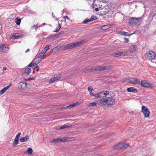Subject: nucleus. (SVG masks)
<instances>
[{
  "label": "nucleus",
  "instance_id": "nucleus-10",
  "mask_svg": "<svg viewBox=\"0 0 156 156\" xmlns=\"http://www.w3.org/2000/svg\"><path fill=\"white\" fill-rule=\"evenodd\" d=\"M31 72V69L29 68L23 69L21 71L22 73L23 74H24L26 75H29Z\"/></svg>",
  "mask_w": 156,
  "mask_h": 156
},
{
  "label": "nucleus",
  "instance_id": "nucleus-13",
  "mask_svg": "<svg viewBox=\"0 0 156 156\" xmlns=\"http://www.w3.org/2000/svg\"><path fill=\"white\" fill-rule=\"evenodd\" d=\"M107 104L108 105H112L115 104V101L114 99L111 97H107Z\"/></svg>",
  "mask_w": 156,
  "mask_h": 156
},
{
  "label": "nucleus",
  "instance_id": "nucleus-11",
  "mask_svg": "<svg viewBox=\"0 0 156 156\" xmlns=\"http://www.w3.org/2000/svg\"><path fill=\"white\" fill-rule=\"evenodd\" d=\"M60 76L59 75H56L54 76H52L49 80L50 83H52L54 82L55 80H58L60 79Z\"/></svg>",
  "mask_w": 156,
  "mask_h": 156
},
{
  "label": "nucleus",
  "instance_id": "nucleus-18",
  "mask_svg": "<svg viewBox=\"0 0 156 156\" xmlns=\"http://www.w3.org/2000/svg\"><path fill=\"white\" fill-rule=\"evenodd\" d=\"M11 84H10L9 85L3 88L2 89L0 90V95H2L11 86Z\"/></svg>",
  "mask_w": 156,
  "mask_h": 156
},
{
  "label": "nucleus",
  "instance_id": "nucleus-22",
  "mask_svg": "<svg viewBox=\"0 0 156 156\" xmlns=\"http://www.w3.org/2000/svg\"><path fill=\"white\" fill-rule=\"evenodd\" d=\"M79 104H80L78 102H76L75 103H73V104H71L69 105L66 106V108H71L74 106H77L78 105H79Z\"/></svg>",
  "mask_w": 156,
  "mask_h": 156
},
{
  "label": "nucleus",
  "instance_id": "nucleus-44",
  "mask_svg": "<svg viewBox=\"0 0 156 156\" xmlns=\"http://www.w3.org/2000/svg\"><path fill=\"white\" fill-rule=\"evenodd\" d=\"M33 79H34V78H31V77H30V78H28L27 79V80L30 81L31 80H33Z\"/></svg>",
  "mask_w": 156,
  "mask_h": 156
},
{
  "label": "nucleus",
  "instance_id": "nucleus-53",
  "mask_svg": "<svg viewBox=\"0 0 156 156\" xmlns=\"http://www.w3.org/2000/svg\"><path fill=\"white\" fill-rule=\"evenodd\" d=\"M95 2V1H93V5H94V3Z\"/></svg>",
  "mask_w": 156,
  "mask_h": 156
},
{
  "label": "nucleus",
  "instance_id": "nucleus-43",
  "mask_svg": "<svg viewBox=\"0 0 156 156\" xmlns=\"http://www.w3.org/2000/svg\"><path fill=\"white\" fill-rule=\"evenodd\" d=\"M22 83H23V84H24L25 86H27V84L26 83H23L20 82V84L21 85H22Z\"/></svg>",
  "mask_w": 156,
  "mask_h": 156
},
{
  "label": "nucleus",
  "instance_id": "nucleus-16",
  "mask_svg": "<svg viewBox=\"0 0 156 156\" xmlns=\"http://www.w3.org/2000/svg\"><path fill=\"white\" fill-rule=\"evenodd\" d=\"M126 54H126V51H123L116 53L114 56L115 57H119V56H126Z\"/></svg>",
  "mask_w": 156,
  "mask_h": 156
},
{
  "label": "nucleus",
  "instance_id": "nucleus-31",
  "mask_svg": "<svg viewBox=\"0 0 156 156\" xmlns=\"http://www.w3.org/2000/svg\"><path fill=\"white\" fill-rule=\"evenodd\" d=\"M27 152L29 154H31L33 153V150L31 148L29 147L28 148V150Z\"/></svg>",
  "mask_w": 156,
  "mask_h": 156
},
{
  "label": "nucleus",
  "instance_id": "nucleus-17",
  "mask_svg": "<svg viewBox=\"0 0 156 156\" xmlns=\"http://www.w3.org/2000/svg\"><path fill=\"white\" fill-rule=\"evenodd\" d=\"M136 31H135L132 34H129L128 32L125 31L121 32L119 34L121 35H124L125 36H130L132 34H136Z\"/></svg>",
  "mask_w": 156,
  "mask_h": 156
},
{
  "label": "nucleus",
  "instance_id": "nucleus-32",
  "mask_svg": "<svg viewBox=\"0 0 156 156\" xmlns=\"http://www.w3.org/2000/svg\"><path fill=\"white\" fill-rule=\"evenodd\" d=\"M61 24L60 23H58V26L56 28L55 30V31H54L56 32H58L59 31V29H60V28H61Z\"/></svg>",
  "mask_w": 156,
  "mask_h": 156
},
{
  "label": "nucleus",
  "instance_id": "nucleus-50",
  "mask_svg": "<svg viewBox=\"0 0 156 156\" xmlns=\"http://www.w3.org/2000/svg\"><path fill=\"white\" fill-rule=\"evenodd\" d=\"M98 10H99V9H98V8H96L95 9V11H98Z\"/></svg>",
  "mask_w": 156,
  "mask_h": 156
},
{
  "label": "nucleus",
  "instance_id": "nucleus-47",
  "mask_svg": "<svg viewBox=\"0 0 156 156\" xmlns=\"http://www.w3.org/2000/svg\"><path fill=\"white\" fill-rule=\"evenodd\" d=\"M32 28L34 29H36V26L35 25H34L32 27Z\"/></svg>",
  "mask_w": 156,
  "mask_h": 156
},
{
  "label": "nucleus",
  "instance_id": "nucleus-15",
  "mask_svg": "<svg viewBox=\"0 0 156 156\" xmlns=\"http://www.w3.org/2000/svg\"><path fill=\"white\" fill-rule=\"evenodd\" d=\"M135 47L134 46H131L129 50L126 51L127 55L132 54L135 51Z\"/></svg>",
  "mask_w": 156,
  "mask_h": 156
},
{
  "label": "nucleus",
  "instance_id": "nucleus-49",
  "mask_svg": "<svg viewBox=\"0 0 156 156\" xmlns=\"http://www.w3.org/2000/svg\"><path fill=\"white\" fill-rule=\"evenodd\" d=\"M3 69L4 70H6L7 69V68L6 67H4L3 68Z\"/></svg>",
  "mask_w": 156,
  "mask_h": 156
},
{
  "label": "nucleus",
  "instance_id": "nucleus-4",
  "mask_svg": "<svg viewBox=\"0 0 156 156\" xmlns=\"http://www.w3.org/2000/svg\"><path fill=\"white\" fill-rule=\"evenodd\" d=\"M141 86L143 87H152V83L145 80H143L140 82Z\"/></svg>",
  "mask_w": 156,
  "mask_h": 156
},
{
  "label": "nucleus",
  "instance_id": "nucleus-41",
  "mask_svg": "<svg viewBox=\"0 0 156 156\" xmlns=\"http://www.w3.org/2000/svg\"><path fill=\"white\" fill-rule=\"evenodd\" d=\"M34 69H35L36 71H38L39 70V69L38 67V65H37V67H36Z\"/></svg>",
  "mask_w": 156,
  "mask_h": 156
},
{
  "label": "nucleus",
  "instance_id": "nucleus-30",
  "mask_svg": "<svg viewBox=\"0 0 156 156\" xmlns=\"http://www.w3.org/2000/svg\"><path fill=\"white\" fill-rule=\"evenodd\" d=\"M110 25H105L101 27V29L102 30L107 29L110 27Z\"/></svg>",
  "mask_w": 156,
  "mask_h": 156
},
{
  "label": "nucleus",
  "instance_id": "nucleus-24",
  "mask_svg": "<svg viewBox=\"0 0 156 156\" xmlns=\"http://www.w3.org/2000/svg\"><path fill=\"white\" fill-rule=\"evenodd\" d=\"M29 138V136L27 135L24 137L21 138L20 139V141L21 142L27 141L28 140Z\"/></svg>",
  "mask_w": 156,
  "mask_h": 156
},
{
  "label": "nucleus",
  "instance_id": "nucleus-21",
  "mask_svg": "<svg viewBox=\"0 0 156 156\" xmlns=\"http://www.w3.org/2000/svg\"><path fill=\"white\" fill-rule=\"evenodd\" d=\"M45 53L43 51L39 54L38 57L40 58L41 61L44 59L43 57Z\"/></svg>",
  "mask_w": 156,
  "mask_h": 156
},
{
  "label": "nucleus",
  "instance_id": "nucleus-39",
  "mask_svg": "<svg viewBox=\"0 0 156 156\" xmlns=\"http://www.w3.org/2000/svg\"><path fill=\"white\" fill-rule=\"evenodd\" d=\"M64 33V31H60L58 34L55 36V37H58L60 35L63 34Z\"/></svg>",
  "mask_w": 156,
  "mask_h": 156
},
{
  "label": "nucleus",
  "instance_id": "nucleus-36",
  "mask_svg": "<svg viewBox=\"0 0 156 156\" xmlns=\"http://www.w3.org/2000/svg\"><path fill=\"white\" fill-rule=\"evenodd\" d=\"M103 92V95L105 96V97L106 96L108 95L109 94V92L108 91H102Z\"/></svg>",
  "mask_w": 156,
  "mask_h": 156
},
{
  "label": "nucleus",
  "instance_id": "nucleus-27",
  "mask_svg": "<svg viewBox=\"0 0 156 156\" xmlns=\"http://www.w3.org/2000/svg\"><path fill=\"white\" fill-rule=\"evenodd\" d=\"M15 22L17 25H19L21 22V19L18 17H17L15 19Z\"/></svg>",
  "mask_w": 156,
  "mask_h": 156
},
{
  "label": "nucleus",
  "instance_id": "nucleus-9",
  "mask_svg": "<svg viewBox=\"0 0 156 156\" xmlns=\"http://www.w3.org/2000/svg\"><path fill=\"white\" fill-rule=\"evenodd\" d=\"M156 10H152L150 13L149 15V19L151 20L155 19L156 18Z\"/></svg>",
  "mask_w": 156,
  "mask_h": 156
},
{
  "label": "nucleus",
  "instance_id": "nucleus-12",
  "mask_svg": "<svg viewBox=\"0 0 156 156\" xmlns=\"http://www.w3.org/2000/svg\"><path fill=\"white\" fill-rule=\"evenodd\" d=\"M21 134V133H18L17 135H16L15 138L14 140L13 143V146H16L17 144H18L19 143V139L20 136Z\"/></svg>",
  "mask_w": 156,
  "mask_h": 156
},
{
  "label": "nucleus",
  "instance_id": "nucleus-54",
  "mask_svg": "<svg viewBox=\"0 0 156 156\" xmlns=\"http://www.w3.org/2000/svg\"><path fill=\"white\" fill-rule=\"evenodd\" d=\"M55 49V48H54L53 50L54 51Z\"/></svg>",
  "mask_w": 156,
  "mask_h": 156
},
{
  "label": "nucleus",
  "instance_id": "nucleus-45",
  "mask_svg": "<svg viewBox=\"0 0 156 156\" xmlns=\"http://www.w3.org/2000/svg\"><path fill=\"white\" fill-rule=\"evenodd\" d=\"M63 18L64 19L66 18L68 20H70L69 18L67 16H64V17H63Z\"/></svg>",
  "mask_w": 156,
  "mask_h": 156
},
{
  "label": "nucleus",
  "instance_id": "nucleus-19",
  "mask_svg": "<svg viewBox=\"0 0 156 156\" xmlns=\"http://www.w3.org/2000/svg\"><path fill=\"white\" fill-rule=\"evenodd\" d=\"M100 103L101 104L105 105L107 104V99L106 98L101 99L100 100Z\"/></svg>",
  "mask_w": 156,
  "mask_h": 156
},
{
  "label": "nucleus",
  "instance_id": "nucleus-2",
  "mask_svg": "<svg viewBox=\"0 0 156 156\" xmlns=\"http://www.w3.org/2000/svg\"><path fill=\"white\" fill-rule=\"evenodd\" d=\"M84 41H82L76 42H74L68 44L64 46V48L68 49H71L75 47H78L83 44Z\"/></svg>",
  "mask_w": 156,
  "mask_h": 156
},
{
  "label": "nucleus",
  "instance_id": "nucleus-29",
  "mask_svg": "<svg viewBox=\"0 0 156 156\" xmlns=\"http://www.w3.org/2000/svg\"><path fill=\"white\" fill-rule=\"evenodd\" d=\"M69 127L67 125H64L62 126H59L57 129H63L65 128H68Z\"/></svg>",
  "mask_w": 156,
  "mask_h": 156
},
{
  "label": "nucleus",
  "instance_id": "nucleus-52",
  "mask_svg": "<svg viewBox=\"0 0 156 156\" xmlns=\"http://www.w3.org/2000/svg\"><path fill=\"white\" fill-rule=\"evenodd\" d=\"M42 24L43 25H45L46 24L45 23H43Z\"/></svg>",
  "mask_w": 156,
  "mask_h": 156
},
{
  "label": "nucleus",
  "instance_id": "nucleus-42",
  "mask_svg": "<svg viewBox=\"0 0 156 156\" xmlns=\"http://www.w3.org/2000/svg\"><path fill=\"white\" fill-rule=\"evenodd\" d=\"M94 97L96 98H99L98 94H94Z\"/></svg>",
  "mask_w": 156,
  "mask_h": 156
},
{
  "label": "nucleus",
  "instance_id": "nucleus-37",
  "mask_svg": "<svg viewBox=\"0 0 156 156\" xmlns=\"http://www.w3.org/2000/svg\"><path fill=\"white\" fill-rule=\"evenodd\" d=\"M87 90L90 92H92L94 90L90 86L88 87Z\"/></svg>",
  "mask_w": 156,
  "mask_h": 156
},
{
  "label": "nucleus",
  "instance_id": "nucleus-8",
  "mask_svg": "<svg viewBox=\"0 0 156 156\" xmlns=\"http://www.w3.org/2000/svg\"><path fill=\"white\" fill-rule=\"evenodd\" d=\"M112 67L111 66H108L104 67L101 66H98L95 69V70L98 71L106 70L108 69H111Z\"/></svg>",
  "mask_w": 156,
  "mask_h": 156
},
{
  "label": "nucleus",
  "instance_id": "nucleus-28",
  "mask_svg": "<svg viewBox=\"0 0 156 156\" xmlns=\"http://www.w3.org/2000/svg\"><path fill=\"white\" fill-rule=\"evenodd\" d=\"M51 45H46L44 48V50L43 51L45 53L50 48V47Z\"/></svg>",
  "mask_w": 156,
  "mask_h": 156
},
{
  "label": "nucleus",
  "instance_id": "nucleus-33",
  "mask_svg": "<svg viewBox=\"0 0 156 156\" xmlns=\"http://www.w3.org/2000/svg\"><path fill=\"white\" fill-rule=\"evenodd\" d=\"M103 92H102V91L98 94L99 98H102L105 97V96H104L103 94Z\"/></svg>",
  "mask_w": 156,
  "mask_h": 156
},
{
  "label": "nucleus",
  "instance_id": "nucleus-25",
  "mask_svg": "<svg viewBox=\"0 0 156 156\" xmlns=\"http://www.w3.org/2000/svg\"><path fill=\"white\" fill-rule=\"evenodd\" d=\"M37 65L35 63L32 62H31L28 66V67H32L33 69H34L37 66Z\"/></svg>",
  "mask_w": 156,
  "mask_h": 156
},
{
  "label": "nucleus",
  "instance_id": "nucleus-1",
  "mask_svg": "<svg viewBox=\"0 0 156 156\" xmlns=\"http://www.w3.org/2000/svg\"><path fill=\"white\" fill-rule=\"evenodd\" d=\"M129 23L131 26H136L140 24L142 20V17L136 18L130 17L129 18Z\"/></svg>",
  "mask_w": 156,
  "mask_h": 156
},
{
  "label": "nucleus",
  "instance_id": "nucleus-46",
  "mask_svg": "<svg viewBox=\"0 0 156 156\" xmlns=\"http://www.w3.org/2000/svg\"><path fill=\"white\" fill-rule=\"evenodd\" d=\"M90 95L91 96H94V94L93 93H92V92H90Z\"/></svg>",
  "mask_w": 156,
  "mask_h": 156
},
{
  "label": "nucleus",
  "instance_id": "nucleus-40",
  "mask_svg": "<svg viewBox=\"0 0 156 156\" xmlns=\"http://www.w3.org/2000/svg\"><path fill=\"white\" fill-rule=\"evenodd\" d=\"M124 42L126 43H128L129 41V39L127 38L126 37L124 38Z\"/></svg>",
  "mask_w": 156,
  "mask_h": 156
},
{
  "label": "nucleus",
  "instance_id": "nucleus-20",
  "mask_svg": "<svg viewBox=\"0 0 156 156\" xmlns=\"http://www.w3.org/2000/svg\"><path fill=\"white\" fill-rule=\"evenodd\" d=\"M127 90L128 92H136L137 91L136 89L133 87H129L127 88Z\"/></svg>",
  "mask_w": 156,
  "mask_h": 156
},
{
  "label": "nucleus",
  "instance_id": "nucleus-14",
  "mask_svg": "<svg viewBox=\"0 0 156 156\" xmlns=\"http://www.w3.org/2000/svg\"><path fill=\"white\" fill-rule=\"evenodd\" d=\"M9 50V48L5 44L0 45V51L5 52Z\"/></svg>",
  "mask_w": 156,
  "mask_h": 156
},
{
  "label": "nucleus",
  "instance_id": "nucleus-23",
  "mask_svg": "<svg viewBox=\"0 0 156 156\" xmlns=\"http://www.w3.org/2000/svg\"><path fill=\"white\" fill-rule=\"evenodd\" d=\"M121 144L119 143L117 145L118 147H116V148H125L127 147L129 145L127 144H124L122 146H120V144Z\"/></svg>",
  "mask_w": 156,
  "mask_h": 156
},
{
  "label": "nucleus",
  "instance_id": "nucleus-48",
  "mask_svg": "<svg viewBox=\"0 0 156 156\" xmlns=\"http://www.w3.org/2000/svg\"><path fill=\"white\" fill-rule=\"evenodd\" d=\"M30 51V49H27L25 51V53H27L29 52Z\"/></svg>",
  "mask_w": 156,
  "mask_h": 156
},
{
  "label": "nucleus",
  "instance_id": "nucleus-34",
  "mask_svg": "<svg viewBox=\"0 0 156 156\" xmlns=\"http://www.w3.org/2000/svg\"><path fill=\"white\" fill-rule=\"evenodd\" d=\"M97 19L98 18L97 17V16L94 15L92 16L91 18H90L91 22L94 20H97Z\"/></svg>",
  "mask_w": 156,
  "mask_h": 156
},
{
  "label": "nucleus",
  "instance_id": "nucleus-35",
  "mask_svg": "<svg viewBox=\"0 0 156 156\" xmlns=\"http://www.w3.org/2000/svg\"><path fill=\"white\" fill-rule=\"evenodd\" d=\"M91 20L90 19H88V18H86L83 22V23L84 24H86L88 22H90Z\"/></svg>",
  "mask_w": 156,
  "mask_h": 156
},
{
  "label": "nucleus",
  "instance_id": "nucleus-7",
  "mask_svg": "<svg viewBox=\"0 0 156 156\" xmlns=\"http://www.w3.org/2000/svg\"><path fill=\"white\" fill-rule=\"evenodd\" d=\"M129 82L131 84H139L140 82L139 79L134 77L130 78Z\"/></svg>",
  "mask_w": 156,
  "mask_h": 156
},
{
  "label": "nucleus",
  "instance_id": "nucleus-51",
  "mask_svg": "<svg viewBox=\"0 0 156 156\" xmlns=\"http://www.w3.org/2000/svg\"><path fill=\"white\" fill-rule=\"evenodd\" d=\"M52 16H53V17L54 18H55V16H54V14L53 12H52Z\"/></svg>",
  "mask_w": 156,
  "mask_h": 156
},
{
  "label": "nucleus",
  "instance_id": "nucleus-26",
  "mask_svg": "<svg viewBox=\"0 0 156 156\" xmlns=\"http://www.w3.org/2000/svg\"><path fill=\"white\" fill-rule=\"evenodd\" d=\"M12 38L14 39H18L21 36L20 35H19V34L17 33L16 34H13L12 35Z\"/></svg>",
  "mask_w": 156,
  "mask_h": 156
},
{
  "label": "nucleus",
  "instance_id": "nucleus-38",
  "mask_svg": "<svg viewBox=\"0 0 156 156\" xmlns=\"http://www.w3.org/2000/svg\"><path fill=\"white\" fill-rule=\"evenodd\" d=\"M96 105V103L94 102H93L92 103H90L89 104V106H95Z\"/></svg>",
  "mask_w": 156,
  "mask_h": 156
},
{
  "label": "nucleus",
  "instance_id": "nucleus-6",
  "mask_svg": "<svg viewBox=\"0 0 156 156\" xmlns=\"http://www.w3.org/2000/svg\"><path fill=\"white\" fill-rule=\"evenodd\" d=\"M69 141H70V140H69V139H68V137H64L62 139L59 138L54 139L51 141V142L56 143L61 141L66 142Z\"/></svg>",
  "mask_w": 156,
  "mask_h": 156
},
{
  "label": "nucleus",
  "instance_id": "nucleus-3",
  "mask_svg": "<svg viewBox=\"0 0 156 156\" xmlns=\"http://www.w3.org/2000/svg\"><path fill=\"white\" fill-rule=\"evenodd\" d=\"M156 57V54L152 51H150L147 52L145 55V57L147 59L151 60L154 59Z\"/></svg>",
  "mask_w": 156,
  "mask_h": 156
},
{
  "label": "nucleus",
  "instance_id": "nucleus-5",
  "mask_svg": "<svg viewBox=\"0 0 156 156\" xmlns=\"http://www.w3.org/2000/svg\"><path fill=\"white\" fill-rule=\"evenodd\" d=\"M142 112L144 114L145 117H148L150 115L149 109L145 106L143 105L142 107Z\"/></svg>",
  "mask_w": 156,
  "mask_h": 156
}]
</instances>
